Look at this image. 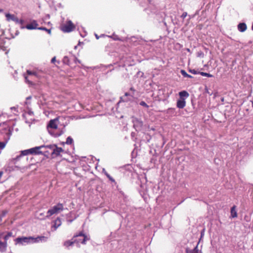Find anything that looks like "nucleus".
<instances>
[{
  "mask_svg": "<svg viewBox=\"0 0 253 253\" xmlns=\"http://www.w3.org/2000/svg\"><path fill=\"white\" fill-rule=\"evenodd\" d=\"M45 148L49 149L50 151V156L52 158H55L60 155V153L64 152V150L58 147L56 145H49L45 146Z\"/></svg>",
  "mask_w": 253,
  "mask_h": 253,
  "instance_id": "f257e3e1",
  "label": "nucleus"
},
{
  "mask_svg": "<svg viewBox=\"0 0 253 253\" xmlns=\"http://www.w3.org/2000/svg\"><path fill=\"white\" fill-rule=\"evenodd\" d=\"M64 210L63 205L61 203H58L52 208L48 210L46 217H49L51 215L62 211Z\"/></svg>",
  "mask_w": 253,
  "mask_h": 253,
  "instance_id": "f03ea898",
  "label": "nucleus"
},
{
  "mask_svg": "<svg viewBox=\"0 0 253 253\" xmlns=\"http://www.w3.org/2000/svg\"><path fill=\"white\" fill-rule=\"evenodd\" d=\"M75 28V25L71 20L67 21L66 23L62 24L60 26L61 30L65 33L71 32L74 30Z\"/></svg>",
  "mask_w": 253,
  "mask_h": 253,
  "instance_id": "7ed1b4c3",
  "label": "nucleus"
},
{
  "mask_svg": "<svg viewBox=\"0 0 253 253\" xmlns=\"http://www.w3.org/2000/svg\"><path fill=\"white\" fill-rule=\"evenodd\" d=\"M74 241H76L75 244H79L80 243L85 244L86 241L89 239L85 235L83 232H80L78 234L75 235L73 236Z\"/></svg>",
  "mask_w": 253,
  "mask_h": 253,
  "instance_id": "20e7f679",
  "label": "nucleus"
},
{
  "mask_svg": "<svg viewBox=\"0 0 253 253\" xmlns=\"http://www.w3.org/2000/svg\"><path fill=\"white\" fill-rule=\"evenodd\" d=\"M35 239L31 237H18L15 240V241L16 242V244H23V243H29L31 241H34Z\"/></svg>",
  "mask_w": 253,
  "mask_h": 253,
  "instance_id": "39448f33",
  "label": "nucleus"
},
{
  "mask_svg": "<svg viewBox=\"0 0 253 253\" xmlns=\"http://www.w3.org/2000/svg\"><path fill=\"white\" fill-rule=\"evenodd\" d=\"M5 17L6 18V20L8 21L12 20L14 21L16 23H18L20 24H22L24 22L23 20L19 19L17 17H16L15 15L13 14L7 13L5 14Z\"/></svg>",
  "mask_w": 253,
  "mask_h": 253,
  "instance_id": "423d86ee",
  "label": "nucleus"
},
{
  "mask_svg": "<svg viewBox=\"0 0 253 253\" xmlns=\"http://www.w3.org/2000/svg\"><path fill=\"white\" fill-rule=\"evenodd\" d=\"M58 122V118H56V119L53 120H51L47 125V128H50L52 129H57Z\"/></svg>",
  "mask_w": 253,
  "mask_h": 253,
  "instance_id": "0eeeda50",
  "label": "nucleus"
},
{
  "mask_svg": "<svg viewBox=\"0 0 253 253\" xmlns=\"http://www.w3.org/2000/svg\"><path fill=\"white\" fill-rule=\"evenodd\" d=\"M38 24L37 23V21L35 20L31 22L30 24H27L26 25V28L29 30H32V29H38Z\"/></svg>",
  "mask_w": 253,
  "mask_h": 253,
  "instance_id": "6e6552de",
  "label": "nucleus"
},
{
  "mask_svg": "<svg viewBox=\"0 0 253 253\" xmlns=\"http://www.w3.org/2000/svg\"><path fill=\"white\" fill-rule=\"evenodd\" d=\"M186 105V101L185 99H179L176 103V106L179 109H183Z\"/></svg>",
  "mask_w": 253,
  "mask_h": 253,
  "instance_id": "1a4fd4ad",
  "label": "nucleus"
},
{
  "mask_svg": "<svg viewBox=\"0 0 253 253\" xmlns=\"http://www.w3.org/2000/svg\"><path fill=\"white\" fill-rule=\"evenodd\" d=\"M45 146H44V145H42V146H41L39 147H36L35 148H31V149H33V151L31 150V151H30L31 154H38L41 153L42 152H41L40 151V150L42 148H45Z\"/></svg>",
  "mask_w": 253,
  "mask_h": 253,
  "instance_id": "9d476101",
  "label": "nucleus"
},
{
  "mask_svg": "<svg viewBox=\"0 0 253 253\" xmlns=\"http://www.w3.org/2000/svg\"><path fill=\"white\" fill-rule=\"evenodd\" d=\"M247 28V25L245 23H240L238 25V29L241 32H245Z\"/></svg>",
  "mask_w": 253,
  "mask_h": 253,
  "instance_id": "9b49d317",
  "label": "nucleus"
},
{
  "mask_svg": "<svg viewBox=\"0 0 253 253\" xmlns=\"http://www.w3.org/2000/svg\"><path fill=\"white\" fill-rule=\"evenodd\" d=\"M179 95L181 99H185L184 97H188L189 96V94L187 91L183 90L179 92Z\"/></svg>",
  "mask_w": 253,
  "mask_h": 253,
  "instance_id": "f8f14e48",
  "label": "nucleus"
},
{
  "mask_svg": "<svg viewBox=\"0 0 253 253\" xmlns=\"http://www.w3.org/2000/svg\"><path fill=\"white\" fill-rule=\"evenodd\" d=\"M76 241H74V237L71 240H68L64 242V246L66 247H69V246H72L74 244H75Z\"/></svg>",
  "mask_w": 253,
  "mask_h": 253,
  "instance_id": "ddd939ff",
  "label": "nucleus"
},
{
  "mask_svg": "<svg viewBox=\"0 0 253 253\" xmlns=\"http://www.w3.org/2000/svg\"><path fill=\"white\" fill-rule=\"evenodd\" d=\"M31 150L33 151V149H28L24 151H22L20 155L17 156L16 157V159H18L20 157H21V156H25V155H28L29 154H31Z\"/></svg>",
  "mask_w": 253,
  "mask_h": 253,
  "instance_id": "4468645a",
  "label": "nucleus"
},
{
  "mask_svg": "<svg viewBox=\"0 0 253 253\" xmlns=\"http://www.w3.org/2000/svg\"><path fill=\"white\" fill-rule=\"evenodd\" d=\"M61 224V221L60 219L59 218H57L54 220L53 227H54L55 229H57Z\"/></svg>",
  "mask_w": 253,
  "mask_h": 253,
  "instance_id": "2eb2a0df",
  "label": "nucleus"
},
{
  "mask_svg": "<svg viewBox=\"0 0 253 253\" xmlns=\"http://www.w3.org/2000/svg\"><path fill=\"white\" fill-rule=\"evenodd\" d=\"M235 209L236 206H234L231 209V214L232 217H236L237 216V213Z\"/></svg>",
  "mask_w": 253,
  "mask_h": 253,
  "instance_id": "dca6fc26",
  "label": "nucleus"
},
{
  "mask_svg": "<svg viewBox=\"0 0 253 253\" xmlns=\"http://www.w3.org/2000/svg\"><path fill=\"white\" fill-rule=\"evenodd\" d=\"M103 172L110 181L113 182L115 181V179L110 175V174L105 170V169H103Z\"/></svg>",
  "mask_w": 253,
  "mask_h": 253,
  "instance_id": "f3484780",
  "label": "nucleus"
},
{
  "mask_svg": "<svg viewBox=\"0 0 253 253\" xmlns=\"http://www.w3.org/2000/svg\"><path fill=\"white\" fill-rule=\"evenodd\" d=\"M103 172L110 181L113 182L115 181V179L110 175V174L105 170V169H103Z\"/></svg>",
  "mask_w": 253,
  "mask_h": 253,
  "instance_id": "a211bd4d",
  "label": "nucleus"
},
{
  "mask_svg": "<svg viewBox=\"0 0 253 253\" xmlns=\"http://www.w3.org/2000/svg\"><path fill=\"white\" fill-rule=\"evenodd\" d=\"M103 172L110 181L113 182L115 181V179L110 175V174L105 170V169H103Z\"/></svg>",
  "mask_w": 253,
  "mask_h": 253,
  "instance_id": "6ab92c4d",
  "label": "nucleus"
},
{
  "mask_svg": "<svg viewBox=\"0 0 253 253\" xmlns=\"http://www.w3.org/2000/svg\"><path fill=\"white\" fill-rule=\"evenodd\" d=\"M180 73L182 75V76L184 77L189 78H193V77L192 76L188 74L184 70H181Z\"/></svg>",
  "mask_w": 253,
  "mask_h": 253,
  "instance_id": "aec40b11",
  "label": "nucleus"
},
{
  "mask_svg": "<svg viewBox=\"0 0 253 253\" xmlns=\"http://www.w3.org/2000/svg\"><path fill=\"white\" fill-rule=\"evenodd\" d=\"M199 74L203 76L207 77H213V75L210 74L209 73L203 72H199Z\"/></svg>",
  "mask_w": 253,
  "mask_h": 253,
  "instance_id": "412c9836",
  "label": "nucleus"
},
{
  "mask_svg": "<svg viewBox=\"0 0 253 253\" xmlns=\"http://www.w3.org/2000/svg\"><path fill=\"white\" fill-rule=\"evenodd\" d=\"M66 144L71 145L73 143V139L70 136H69L66 139Z\"/></svg>",
  "mask_w": 253,
  "mask_h": 253,
  "instance_id": "4be33fe9",
  "label": "nucleus"
},
{
  "mask_svg": "<svg viewBox=\"0 0 253 253\" xmlns=\"http://www.w3.org/2000/svg\"><path fill=\"white\" fill-rule=\"evenodd\" d=\"M62 62L65 64L69 65L70 60L67 56H65L63 58Z\"/></svg>",
  "mask_w": 253,
  "mask_h": 253,
  "instance_id": "5701e85b",
  "label": "nucleus"
},
{
  "mask_svg": "<svg viewBox=\"0 0 253 253\" xmlns=\"http://www.w3.org/2000/svg\"><path fill=\"white\" fill-rule=\"evenodd\" d=\"M12 233L11 232H8L6 235L4 236L3 239L4 240V242H6L9 237L12 236Z\"/></svg>",
  "mask_w": 253,
  "mask_h": 253,
  "instance_id": "b1692460",
  "label": "nucleus"
},
{
  "mask_svg": "<svg viewBox=\"0 0 253 253\" xmlns=\"http://www.w3.org/2000/svg\"><path fill=\"white\" fill-rule=\"evenodd\" d=\"M38 29L46 31L49 34H51V29H47L45 27H40Z\"/></svg>",
  "mask_w": 253,
  "mask_h": 253,
  "instance_id": "393cba45",
  "label": "nucleus"
},
{
  "mask_svg": "<svg viewBox=\"0 0 253 253\" xmlns=\"http://www.w3.org/2000/svg\"><path fill=\"white\" fill-rule=\"evenodd\" d=\"M189 72L193 74L196 75L199 74V72L197 71L195 69H190Z\"/></svg>",
  "mask_w": 253,
  "mask_h": 253,
  "instance_id": "a878e982",
  "label": "nucleus"
},
{
  "mask_svg": "<svg viewBox=\"0 0 253 253\" xmlns=\"http://www.w3.org/2000/svg\"><path fill=\"white\" fill-rule=\"evenodd\" d=\"M27 73L29 75H36V74H37L35 72L31 71L30 70H27Z\"/></svg>",
  "mask_w": 253,
  "mask_h": 253,
  "instance_id": "bb28decb",
  "label": "nucleus"
},
{
  "mask_svg": "<svg viewBox=\"0 0 253 253\" xmlns=\"http://www.w3.org/2000/svg\"><path fill=\"white\" fill-rule=\"evenodd\" d=\"M140 105L146 108L149 107V106L143 101L140 102Z\"/></svg>",
  "mask_w": 253,
  "mask_h": 253,
  "instance_id": "cd10ccee",
  "label": "nucleus"
},
{
  "mask_svg": "<svg viewBox=\"0 0 253 253\" xmlns=\"http://www.w3.org/2000/svg\"><path fill=\"white\" fill-rule=\"evenodd\" d=\"M25 79L26 80V82L27 83H28L29 84H33V83L28 80V77H27L26 76H25Z\"/></svg>",
  "mask_w": 253,
  "mask_h": 253,
  "instance_id": "c85d7f7f",
  "label": "nucleus"
},
{
  "mask_svg": "<svg viewBox=\"0 0 253 253\" xmlns=\"http://www.w3.org/2000/svg\"><path fill=\"white\" fill-rule=\"evenodd\" d=\"M5 144L3 142H0V148L2 149L4 147Z\"/></svg>",
  "mask_w": 253,
  "mask_h": 253,
  "instance_id": "c756f323",
  "label": "nucleus"
},
{
  "mask_svg": "<svg viewBox=\"0 0 253 253\" xmlns=\"http://www.w3.org/2000/svg\"><path fill=\"white\" fill-rule=\"evenodd\" d=\"M51 63H55V62H56V57L55 56V57H53V58H52V59H51Z\"/></svg>",
  "mask_w": 253,
  "mask_h": 253,
  "instance_id": "7c9ffc66",
  "label": "nucleus"
},
{
  "mask_svg": "<svg viewBox=\"0 0 253 253\" xmlns=\"http://www.w3.org/2000/svg\"><path fill=\"white\" fill-rule=\"evenodd\" d=\"M187 16V13L186 12H184L182 13V15H181V17L183 18V19L185 18Z\"/></svg>",
  "mask_w": 253,
  "mask_h": 253,
  "instance_id": "2f4dec72",
  "label": "nucleus"
},
{
  "mask_svg": "<svg viewBox=\"0 0 253 253\" xmlns=\"http://www.w3.org/2000/svg\"><path fill=\"white\" fill-rule=\"evenodd\" d=\"M45 149H47V150H45L44 151V153H47L48 154H49L50 155V152H51V151L49 149H47V148H45Z\"/></svg>",
  "mask_w": 253,
  "mask_h": 253,
  "instance_id": "473e14b6",
  "label": "nucleus"
},
{
  "mask_svg": "<svg viewBox=\"0 0 253 253\" xmlns=\"http://www.w3.org/2000/svg\"><path fill=\"white\" fill-rule=\"evenodd\" d=\"M130 90H131V91H132L133 92V94L134 93V92L135 91V89H134V88L133 87H131L130 88Z\"/></svg>",
  "mask_w": 253,
  "mask_h": 253,
  "instance_id": "72a5a7b5",
  "label": "nucleus"
},
{
  "mask_svg": "<svg viewBox=\"0 0 253 253\" xmlns=\"http://www.w3.org/2000/svg\"><path fill=\"white\" fill-rule=\"evenodd\" d=\"M2 40L0 39V49L2 48V46L1 45V43H2Z\"/></svg>",
  "mask_w": 253,
  "mask_h": 253,
  "instance_id": "f704fd0d",
  "label": "nucleus"
},
{
  "mask_svg": "<svg viewBox=\"0 0 253 253\" xmlns=\"http://www.w3.org/2000/svg\"><path fill=\"white\" fill-rule=\"evenodd\" d=\"M129 95H130V94L128 93V92H126L125 93V96H129Z\"/></svg>",
  "mask_w": 253,
  "mask_h": 253,
  "instance_id": "c9c22d12",
  "label": "nucleus"
},
{
  "mask_svg": "<svg viewBox=\"0 0 253 253\" xmlns=\"http://www.w3.org/2000/svg\"><path fill=\"white\" fill-rule=\"evenodd\" d=\"M1 221H2V218H1V217L0 216V224H1Z\"/></svg>",
  "mask_w": 253,
  "mask_h": 253,
  "instance_id": "e433bc0d",
  "label": "nucleus"
},
{
  "mask_svg": "<svg viewBox=\"0 0 253 253\" xmlns=\"http://www.w3.org/2000/svg\"><path fill=\"white\" fill-rule=\"evenodd\" d=\"M203 234H204V231L201 233V237H203Z\"/></svg>",
  "mask_w": 253,
  "mask_h": 253,
  "instance_id": "4c0bfd02",
  "label": "nucleus"
},
{
  "mask_svg": "<svg viewBox=\"0 0 253 253\" xmlns=\"http://www.w3.org/2000/svg\"><path fill=\"white\" fill-rule=\"evenodd\" d=\"M3 126H7L6 124L5 123L3 124Z\"/></svg>",
  "mask_w": 253,
  "mask_h": 253,
  "instance_id": "58836bf2",
  "label": "nucleus"
},
{
  "mask_svg": "<svg viewBox=\"0 0 253 253\" xmlns=\"http://www.w3.org/2000/svg\"><path fill=\"white\" fill-rule=\"evenodd\" d=\"M252 29L253 30V25H252Z\"/></svg>",
  "mask_w": 253,
  "mask_h": 253,
  "instance_id": "ea45409f",
  "label": "nucleus"
},
{
  "mask_svg": "<svg viewBox=\"0 0 253 253\" xmlns=\"http://www.w3.org/2000/svg\"><path fill=\"white\" fill-rule=\"evenodd\" d=\"M127 101V100H126V99H125V100H124V102H125V101Z\"/></svg>",
  "mask_w": 253,
  "mask_h": 253,
  "instance_id": "a19ab883",
  "label": "nucleus"
}]
</instances>
